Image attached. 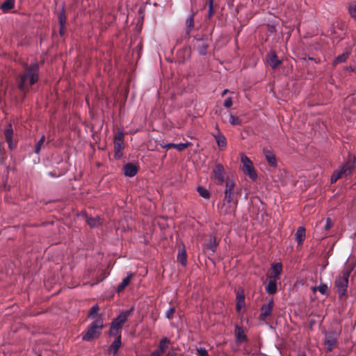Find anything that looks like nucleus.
Wrapping results in <instances>:
<instances>
[{
	"label": "nucleus",
	"instance_id": "obj_4",
	"mask_svg": "<svg viewBox=\"0 0 356 356\" xmlns=\"http://www.w3.org/2000/svg\"><path fill=\"white\" fill-rule=\"evenodd\" d=\"M352 270L353 267L350 265H347L344 267L335 280L336 287L342 289H346L348 287V278Z\"/></svg>",
	"mask_w": 356,
	"mask_h": 356
},
{
	"label": "nucleus",
	"instance_id": "obj_34",
	"mask_svg": "<svg viewBox=\"0 0 356 356\" xmlns=\"http://www.w3.org/2000/svg\"><path fill=\"white\" fill-rule=\"evenodd\" d=\"M58 21H59V23L60 25V34H63L64 24H65V22H66V17H65L63 11L60 13V15L58 16Z\"/></svg>",
	"mask_w": 356,
	"mask_h": 356
},
{
	"label": "nucleus",
	"instance_id": "obj_16",
	"mask_svg": "<svg viewBox=\"0 0 356 356\" xmlns=\"http://www.w3.org/2000/svg\"><path fill=\"white\" fill-rule=\"evenodd\" d=\"M5 137L6 139V141L8 143V147L10 149H13L15 147V144L13 140V129L11 127V125H8V127L5 130Z\"/></svg>",
	"mask_w": 356,
	"mask_h": 356
},
{
	"label": "nucleus",
	"instance_id": "obj_30",
	"mask_svg": "<svg viewBox=\"0 0 356 356\" xmlns=\"http://www.w3.org/2000/svg\"><path fill=\"white\" fill-rule=\"evenodd\" d=\"M87 222L92 227H97L102 224L101 218L99 217L88 218Z\"/></svg>",
	"mask_w": 356,
	"mask_h": 356
},
{
	"label": "nucleus",
	"instance_id": "obj_12",
	"mask_svg": "<svg viewBox=\"0 0 356 356\" xmlns=\"http://www.w3.org/2000/svg\"><path fill=\"white\" fill-rule=\"evenodd\" d=\"M130 314L131 311L121 313L113 321L111 324L119 329L121 328Z\"/></svg>",
	"mask_w": 356,
	"mask_h": 356
},
{
	"label": "nucleus",
	"instance_id": "obj_40",
	"mask_svg": "<svg viewBox=\"0 0 356 356\" xmlns=\"http://www.w3.org/2000/svg\"><path fill=\"white\" fill-rule=\"evenodd\" d=\"M197 191L202 197L208 198L209 197V192L202 186H198Z\"/></svg>",
	"mask_w": 356,
	"mask_h": 356
},
{
	"label": "nucleus",
	"instance_id": "obj_18",
	"mask_svg": "<svg viewBox=\"0 0 356 356\" xmlns=\"http://www.w3.org/2000/svg\"><path fill=\"white\" fill-rule=\"evenodd\" d=\"M305 238V229L303 227H299L295 235V239L298 245L302 244Z\"/></svg>",
	"mask_w": 356,
	"mask_h": 356
},
{
	"label": "nucleus",
	"instance_id": "obj_32",
	"mask_svg": "<svg viewBox=\"0 0 356 356\" xmlns=\"http://www.w3.org/2000/svg\"><path fill=\"white\" fill-rule=\"evenodd\" d=\"M224 200H225L227 202H229L234 205V204H237L238 200L235 198L234 193H229V194H225Z\"/></svg>",
	"mask_w": 356,
	"mask_h": 356
},
{
	"label": "nucleus",
	"instance_id": "obj_55",
	"mask_svg": "<svg viewBox=\"0 0 356 356\" xmlns=\"http://www.w3.org/2000/svg\"><path fill=\"white\" fill-rule=\"evenodd\" d=\"M277 291H268L270 294H274Z\"/></svg>",
	"mask_w": 356,
	"mask_h": 356
},
{
	"label": "nucleus",
	"instance_id": "obj_35",
	"mask_svg": "<svg viewBox=\"0 0 356 356\" xmlns=\"http://www.w3.org/2000/svg\"><path fill=\"white\" fill-rule=\"evenodd\" d=\"M99 307L97 305H94L90 309L88 313V318H94L98 315Z\"/></svg>",
	"mask_w": 356,
	"mask_h": 356
},
{
	"label": "nucleus",
	"instance_id": "obj_9",
	"mask_svg": "<svg viewBox=\"0 0 356 356\" xmlns=\"http://www.w3.org/2000/svg\"><path fill=\"white\" fill-rule=\"evenodd\" d=\"M218 246L216 238L213 236L209 237V241L203 246V251L205 254L212 255L215 253Z\"/></svg>",
	"mask_w": 356,
	"mask_h": 356
},
{
	"label": "nucleus",
	"instance_id": "obj_43",
	"mask_svg": "<svg viewBox=\"0 0 356 356\" xmlns=\"http://www.w3.org/2000/svg\"><path fill=\"white\" fill-rule=\"evenodd\" d=\"M233 104V102H232V99L231 97H227L225 100V102H224V106L226 107V108H229L232 106Z\"/></svg>",
	"mask_w": 356,
	"mask_h": 356
},
{
	"label": "nucleus",
	"instance_id": "obj_8",
	"mask_svg": "<svg viewBox=\"0 0 356 356\" xmlns=\"http://www.w3.org/2000/svg\"><path fill=\"white\" fill-rule=\"evenodd\" d=\"M124 135L122 133H119L115 136L114 140V148H115V156L116 158H120L122 153V151L124 148L123 145Z\"/></svg>",
	"mask_w": 356,
	"mask_h": 356
},
{
	"label": "nucleus",
	"instance_id": "obj_45",
	"mask_svg": "<svg viewBox=\"0 0 356 356\" xmlns=\"http://www.w3.org/2000/svg\"><path fill=\"white\" fill-rule=\"evenodd\" d=\"M175 312V309L173 307L170 308L165 313V316L168 319L172 318L173 313Z\"/></svg>",
	"mask_w": 356,
	"mask_h": 356
},
{
	"label": "nucleus",
	"instance_id": "obj_54",
	"mask_svg": "<svg viewBox=\"0 0 356 356\" xmlns=\"http://www.w3.org/2000/svg\"><path fill=\"white\" fill-rule=\"evenodd\" d=\"M298 356H306L305 353L302 352V353H300Z\"/></svg>",
	"mask_w": 356,
	"mask_h": 356
},
{
	"label": "nucleus",
	"instance_id": "obj_48",
	"mask_svg": "<svg viewBox=\"0 0 356 356\" xmlns=\"http://www.w3.org/2000/svg\"><path fill=\"white\" fill-rule=\"evenodd\" d=\"M340 293L339 294V296L340 298H342L343 296H346V291H339Z\"/></svg>",
	"mask_w": 356,
	"mask_h": 356
},
{
	"label": "nucleus",
	"instance_id": "obj_31",
	"mask_svg": "<svg viewBox=\"0 0 356 356\" xmlns=\"http://www.w3.org/2000/svg\"><path fill=\"white\" fill-rule=\"evenodd\" d=\"M229 122L231 124L236 126L241 124V120L238 116L234 115L231 113L229 114Z\"/></svg>",
	"mask_w": 356,
	"mask_h": 356
},
{
	"label": "nucleus",
	"instance_id": "obj_51",
	"mask_svg": "<svg viewBox=\"0 0 356 356\" xmlns=\"http://www.w3.org/2000/svg\"><path fill=\"white\" fill-rule=\"evenodd\" d=\"M319 291L321 293V294H323V295H327H327H328V293H327V292H328L329 291H324V290H322V291Z\"/></svg>",
	"mask_w": 356,
	"mask_h": 356
},
{
	"label": "nucleus",
	"instance_id": "obj_41",
	"mask_svg": "<svg viewBox=\"0 0 356 356\" xmlns=\"http://www.w3.org/2000/svg\"><path fill=\"white\" fill-rule=\"evenodd\" d=\"M119 328L116 327L115 326H113L111 324V329L109 330V334L111 336H116L118 334Z\"/></svg>",
	"mask_w": 356,
	"mask_h": 356
},
{
	"label": "nucleus",
	"instance_id": "obj_25",
	"mask_svg": "<svg viewBox=\"0 0 356 356\" xmlns=\"http://www.w3.org/2000/svg\"><path fill=\"white\" fill-rule=\"evenodd\" d=\"M350 53V51L347 50L341 55L338 56L334 60V65H337L339 63L345 62L348 58Z\"/></svg>",
	"mask_w": 356,
	"mask_h": 356
},
{
	"label": "nucleus",
	"instance_id": "obj_47",
	"mask_svg": "<svg viewBox=\"0 0 356 356\" xmlns=\"http://www.w3.org/2000/svg\"><path fill=\"white\" fill-rule=\"evenodd\" d=\"M209 15L211 17L213 14V0H209Z\"/></svg>",
	"mask_w": 356,
	"mask_h": 356
},
{
	"label": "nucleus",
	"instance_id": "obj_44",
	"mask_svg": "<svg viewBox=\"0 0 356 356\" xmlns=\"http://www.w3.org/2000/svg\"><path fill=\"white\" fill-rule=\"evenodd\" d=\"M198 356H209L207 351L204 348L197 349Z\"/></svg>",
	"mask_w": 356,
	"mask_h": 356
},
{
	"label": "nucleus",
	"instance_id": "obj_19",
	"mask_svg": "<svg viewBox=\"0 0 356 356\" xmlns=\"http://www.w3.org/2000/svg\"><path fill=\"white\" fill-rule=\"evenodd\" d=\"M214 138L219 149H224L227 146V140L225 136L221 133H218V134L214 135Z\"/></svg>",
	"mask_w": 356,
	"mask_h": 356
},
{
	"label": "nucleus",
	"instance_id": "obj_42",
	"mask_svg": "<svg viewBox=\"0 0 356 356\" xmlns=\"http://www.w3.org/2000/svg\"><path fill=\"white\" fill-rule=\"evenodd\" d=\"M340 178H341V176L338 174L337 171H335L332 176L331 177V183L333 184L336 182Z\"/></svg>",
	"mask_w": 356,
	"mask_h": 356
},
{
	"label": "nucleus",
	"instance_id": "obj_37",
	"mask_svg": "<svg viewBox=\"0 0 356 356\" xmlns=\"http://www.w3.org/2000/svg\"><path fill=\"white\" fill-rule=\"evenodd\" d=\"M268 284L266 287V289H277V278L268 277Z\"/></svg>",
	"mask_w": 356,
	"mask_h": 356
},
{
	"label": "nucleus",
	"instance_id": "obj_5",
	"mask_svg": "<svg viewBox=\"0 0 356 356\" xmlns=\"http://www.w3.org/2000/svg\"><path fill=\"white\" fill-rule=\"evenodd\" d=\"M212 177L216 181L218 185H222L226 182L225 172L223 166L221 164H216L213 170Z\"/></svg>",
	"mask_w": 356,
	"mask_h": 356
},
{
	"label": "nucleus",
	"instance_id": "obj_38",
	"mask_svg": "<svg viewBox=\"0 0 356 356\" xmlns=\"http://www.w3.org/2000/svg\"><path fill=\"white\" fill-rule=\"evenodd\" d=\"M186 24L187 26V32L188 33L192 29L194 25V18L193 15H190L186 19Z\"/></svg>",
	"mask_w": 356,
	"mask_h": 356
},
{
	"label": "nucleus",
	"instance_id": "obj_17",
	"mask_svg": "<svg viewBox=\"0 0 356 356\" xmlns=\"http://www.w3.org/2000/svg\"><path fill=\"white\" fill-rule=\"evenodd\" d=\"M224 184L225 186L224 194L234 193V188L236 184L232 178L227 177L226 178V182H225Z\"/></svg>",
	"mask_w": 356,
	"mask_h": 356
},
{
	"label": "nucleus",
	"instance_id": "obj_27",
	"mask_svg": "<svg viewBox=\"0 0 356 356\" xmlns=\"http://www.w3.org/2000/svg\"><path fill=\"white\" fill-rule=\"evenodd\" d=\"M337 341L334 337H327L325 339V345L327 346V349L329 351H332L336 346Z\"/></svg>",
	"mask_w": 356,
	"mask_h": 356
},
{
	"label": "nucleus",
	"instance_id": "obj_22",
	"mask_svg": "<svg viewBox=\"0 0 356 356\" xmlns=\"http://www.w3.org/2000/svg\"><path fill=\"white\" fill-rule=\"evenodd\" d=\"M264 156H265L268 164L271 166H275L276 165V159H275L274 154L268 149H264Z\"/></svg>",
	"mask_w": 356,
	"mask_h": 356
},
{
	"label": "nucleus",
	"instance_id": "obj_14",
	"mask_svg": "<svg viewBox=\"0 0 356 356\" xmlns=\"http://www.w3.org/2000/svg\"><path fill=\"white\" fill-rule=\"evenodd\" d=\"M266 62L272 68H276L280 63L281 60L278 58L275 52H270L266 56Z\"/></svg>",
	"mask_w": 356,
	"mask_h": 356
},
{
	"label": "nucleus",
	"instance_id": "obj_39",
	"mask_svg": "<svg viewBox=\"0 0 356 356\" xmlns=\"http://www.w3.org/2000/svg\"><path fill=\"white\" fill-rule=\"evenodd\" d=\"M44 140H45V137H44V136H42L41 137V138L39 140V141L37 143V144L35 145V152L36 154H39V152L41 149V147H42V145L44 143Z\"/></svg>",
	"mask_w": 356,
	"mask_h": 356
},
{
	"label": "nucleus",
	"instance_id": "obj_6",
	"mask_svg": "<svg viewBox=\"0 0 356 356\" xmlns=\"http://www.w3.org/2000/svg\"><path fill=\"white\" fill-rule=\"evenodd\" d=\"M355 159H349L343 165H341L337 172L341 176V177H346L350 175L353 169L355 168Z\"/></svg>",
	"mask_w": 356,
	"mask_h": 356
},
{
	"label": "nucleus",
	"instance_id": "obj_10",
	"mask_svg": "<svg viewBox=\"0 0 356 356\" xmlns=\"http://www.w3.org/2000/svg\"><path fill=\"white\" fill-rule=\"evenodd\" d=\"M210 41L208 39H196L194 43V47L200 54L204 55L207 51V48Z\"/></svg>",
	"mask_w": 356,
	"mask_h": 356
},
{
	"label": "nucleus",
	"instance_id": "obj_49",
	"mask_svg": "<svg viewBox=\"0 0 356 356\" xmlns=\"http://www.w3.org/2000/svg\"><path fill=\"white\" fill-rule=\"evenodd\" d=\"M161 353L159 350H155L154 352L152 353L151 355L150 356H161Z\"/></svg>",
	"mask_w": 356,
	"mask_h": 356
},
{
	"label": "nucleus",
	"instance_id": "obj_15",
	"mask_svg": "<svg viewBox=\"0 0 356 356\" xmlns=\"http://www.w3.org/2000/svg\"><path fill=\"white\" fill-rule=\"evenodd\" d=\"M161 147L163 149H170V148H175L179 152H181L184 150L186 148H187L191 143H179V144H175V143H161Z\"/></svg>",
	"mask_w": 356,
	"mask_h": 356
},
{
	"label": "nucleus",
	"instance_id": "obj_36",
	"mask_svg": "<svg viewBox=\"0 0 356 356\" xmlns=\"http://www.w3.org/2000/svg\"><path fill=\"white\" fill-rule=\"evenodd\" d=\"M235 332L238 341H242L246 339L245 334H244L242 328L237 327Z\"/></svg>",
	"mask_w": 356,
	"mask_h": 356
},
{
	"label": "nucleus",
	"instance_id": "obj_26",
	"mask_svg": "<svg viewBox=\"0 0 356 356\" xmlns=\"http://www.w3.org/2000/svg\"><path fill=\"white\" fill-rule=\"evenodd\" d=\"M169 343L170 340L168 338L164 337L161 339L159 343V349L157 350H159L160 353L162 354L168 348Z\"/></svg>",
	"mask_w": 356,
	"mask_h": 356
},
{
	"label": "nucleus",
	"instance_id": "obj_21",
	"mask_svg": "<svg viewBox=\"0 0 356 356\" xmlns=\"http://www.w3.org/2000/svg\"><path fill=\"white\" fill-rule=\"evenodd\" d=\"M137 172V168L133 164H127L124 167V173L127 177H134Z\"/></svg>",
	"mask_w": 356,
	"mask_h": 356
},
{
	"label": "nucleus",
	"instance_id": "obj_1",
	"mask_svg": "<svg viewBox=\"0 0 356 356\" xmlns=\"http://www.w3.org/2000/svg\"><path fill=\"white\" fill-rule=\"evenodd\" d=\"M103 327V318L102 316H98L90 324L87 331L82 334V339L86 341H91L93 339L98 338Z\"/></svg>",
	"mask_w": 356,
	"mask_h": 356
},
{
	"label": "nucleus",
	"instance_id": "obj_2",
	"mask_svg": "<svg viewBox=\"0 0 356 356\" xmlns=\"http://www.w3.org/2000/svg\"><path fill=\"white\" fill-rule=\"evenodd\" d=\"M38 65H34L32 67L28 68L26 72L21 76L20 81L19 83V87L21 90H26L29 86L33 85L38 81Z\"/></svg>",
	"mask_w": 356,
	"mask_h": 356
},
{
	"label": "nucleus",
	"instance_id": "obj_7",
	"mask_svg": "<svg viewBox=\"0 0 356 356\" xmlns=\"http://www.w3.org/2000/svg\"><path fill=\"white\" fill-rule=\"evenodd\" d=\"M237 204L228 203L225 200H222V202L218 205V209L221 214L227 215H232L234 213Z\"/></svg>",
	"mask_w": 356,
	"mask_h": 356
},
{
	"label": "nucleus",
	"instance_id": "obj_33",
	"mask_svg": "<svg viewBox=\"0 0 356 356\" xmlns=\"http://www.w3.org/2000/svg\"><path fill=\"white\" fill-rule=\"evenodd\" d=\"M348 13L351 17L356 20V2H352L349 4Z\"/></svg>",
	"mask_w": 356,
	"mask_h": 356
},
{
	"label": "nucleus",
	"instance_id": "obj_24",
	"mask_svg": "<svg viewBox=\"0 0 356 356\" xmlns=\"http://www.w3.org/2000/svg\"><path fill=\"white\" fill-rule=\"evenodd\" d=\"M177 261L181 264L182 266H186L187 264L186 252L184 248H180L177 254Z\"/></svg>",
	"mask_w": 356,
	"mask_h": 356
},
{
	"label": "nucleus",
	"instance_id": "obj_53",
	"mask_svg": "<svg viewBox=\"0 0 356 356\" xmlns=\"http://www.w3.org/2000/svg\"><path fill=\"white\" fill-rule=\"evenodd\" d=\"M227 92H228V90H227V89L224 90V91L222 93V96H224L225 94H227Z\"/></svg>",
	"mask_w": 356,
	"mask_h": 356
},
{
	"label": "nucleus",
	"instance_id": "obj_20",
	"mask_svg": "<svg viewBox=\"0 0 356 356\" xmlns=\"http://www.w3.org/2000/svg\"><path fill=\"white\" fill-rule=\"evenodd\" d=\"M245 307V295L243 291L241 293H238L236 295V308L238 312H240L241 309Z\"/></svg>",
	"mask_w": 356,
	"mask_h": 356
},
{
	"label": "nucleus",
	"instance_id": "obj_13",
	"mask_svg": "<svg viewBox=\"0 0 356 356\" xmlns=\"http://www.w3.org/2000/svg\"><path fill=\"white\" fill-rule=\"evenodd\" d=\"M282 270L281 263L273 264L271 266L270 270L268 273V277L279 278Z\"/></svg>",
	"mask_w": 356,
	"mask_h": 356
},
{
	"label": "nucleus",
	"instance_id": "obj_3",
	"mask_svg": "<svg viewBox=\"0 0 356 356\" xmlns=\"http://www.w3.org/2000/svg\"><path fill=\"white\" fill-rule=\"evenodd\" d=\"M241 161L242 163V170L245 175H248L251 179L255 180L257 177L252 162L244 154H241Z\"/></svg>",
	"mask_w": 356,
	"mask_h": 356
},
{
	"label": "nucleus",
	"instance_id": "obj_52",
	"mask_svg": "<svg viewBox=\"0 0 356 356\" xmlns=\"http://www.w3.org/2000/svg\"><path fill=\"white\" fill-rule=\"evenodd\" d=\"M311 289L316 290V289H324L321 288V287L314 286V287H312Z\"/></svg>",
	"mask_w": 356,
	"mask_h": 356
},
{
	"label": "nucleus",
	"instance_id": "obj_46",
	"mask_svg": "<svg viewBox=\"0 0 356 356\" xmlns=\"http://www.w3.org/2000/svg\"><path fill=\"white\" fill-rule=\"evenodd\" d=\"M332 226V220L330 218H327V220H326V225L325 226V229L326 230L329 229L331 228V227Z\"/></svg>",
	"mask_w": 356,
	"mask_h": 356
},
{
	"label": "nucleus",
	"instance_id": "obj_29",
	"mask_svg": "<svg viewBox=\"0 0 356 356\" xmlns=\"http://www.w3.org/2000/svg\"><path fill=\"white\" fill-rule=\"evenodd\" d=\"M15 0H6L1 6V8L3 12H8L14 6Z\"/></svg>",
	"mask_w": 356,
	"mask_h": 356
},
{
	"label": "nucleus",
	"instance_id": "obj_28",
	"mask_svg": "<svg viewBox=\"0 0 356 356\" xmlns=\"http://www.w3.org/2000/svg\"><path fill=\"white\" fill-rule=\"evenodd\" d=\"M133 275H134L132 273L128 274L127 276L122 280L121 284L118 286V289H124L127 287L130 283Z\"/></svg>",
	"mask_w": 356,
	"mask_h": 356
},
{
	"label": "nucleus",
	"instance_id": "obj_11",
	"mask_svg": "<svg viewBox=\"0 0 356 356\" xmlns=\"http://www.w3.org/2000/svg\"><path fill=\"white\" fill-rule=\"evenodd\" d=\"M273 305L274 303L273 299H270L267 304L262 305L261 308V314L259 316V319L261 321L266 320V318L271 314Z\"/></svg>",
	"mask_w": 356,
	"mask_h": 356
},
{
	"label": "nucleus",
	"instance_id": "obj_50",
	"mask_svg": "<svg viewBox=\"0 0 356 356\" xmlns=\"http://www.w3.org/2000/svg\"><path fill=\"white\" fill-rule=\"evenodd\" d=\"M166 356H176V353L173 351L168 353Z\"/></svg>",
	"mask_w": 356,
	"mask_h": 356
},
{
	"label": "nucleus",
	"instance_id": "obj_23",
	"mask_svg": "<svg viewBox=\"0 0 356 356\" xmlns=\"http://www.w3.org/2000/svg\"><path fill=\"white\" fill-rule=\"evenodd\" d=\"M121 346V337L119 335L118 338L111 344L109 346V351L112 352L114 355H115L119 348Z\"/></svg>",
	"mask_w": 356,
	"mask_h": 356
}]
</instances>
